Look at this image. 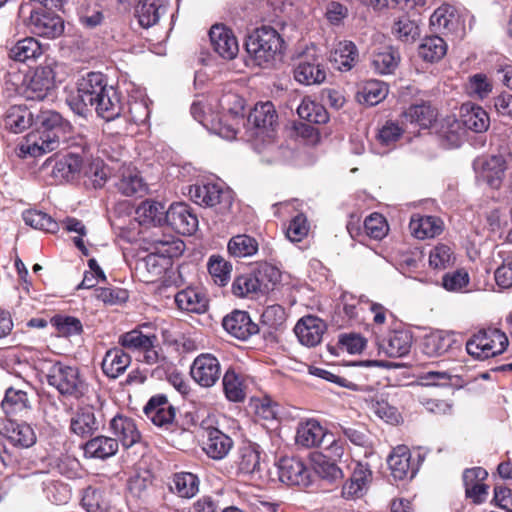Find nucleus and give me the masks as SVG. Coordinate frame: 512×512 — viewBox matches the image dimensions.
<instances>
[{
  "instance_id": "obj_43",
  "label": "nucleus",
  "mask_w": 512,
  "mask_h": 512,
  "mask_svg": "<svg viewBox=\"0 0 512 512\" xmlns=\"http://www.w3.org/2000/svg\"><path fill=\"white\" fill-rule=\"evenodd\" d=\"M366 403L371 412L386 423L396 425L400 423L402 417L398 409L390 405L382 395H374L366 399Z\"/></svg>"
},
{
  "instance_id": "obj_49",
  "label": "nucleus",
  "mask_w": 512,
  "mask_h": 512,
  "mask_svg": "<svg viewBox=\"0 0 512 512\" xmlns=\"http://www.w3.org/2000/svg\"><path fill=\"white\" fill-rule=\"evenodd\" d=\"M447 52L446 42L439 36H429L419 45V56L428 62H435L444 57Z\"/></svg>"
},
{
  "instance_id": "obj_56",
  "label": "nucleus",
  "mask_w": 512,
  "mask_h": 512,
  "mask_svg": "<svg viewBox=\"0 0 512 512\" xmlns=\"http://www.w3.org/2000/svg\"><path fill=\"white\" fill-rule=\"evenodd\" d=\"M208 272L215 284L225 286L231 276L232 265L220 255H212L207 264Z\"/></svg>"
},
{
  "instance_id": "obj_64",
  "label": "nucleus",
  "mask_w": 512,
  "mask_h": 512,
  "mask_svg": "<svg viewBox=\"0 0 512 512\" xmlns=\"http://www.w3.org/2000/svg\"><path fill=\"white\" fill-rule=\"evenodd\" d=\"M309 231V225L307 218L304 214L299 213L289 223L286 229V237L291 242H300L304 237L307 236Z\"/></svg>"
},
{
  "instance_id": "obj_28",
  "label": "nucleus",
  "mask_w": 512,
  "mask_h": 512,
  "mask_svg": "<svg viewBox=\"0 0 512 512\" xmlns=\"http://www.w3.org/2000/svg\"><path fill=\"white\" fill-rule=\"evenodd\" d=\"M100 426V421L95 415L92 406L80 408L70 421V428L73 433L81 437H88L95 433Z\"/></svg>"
},
{
  "instance_id": "obj_31",
  "label": "nucleus",
  "mask_w": 512,
  "mask_h": 512,
  "mask_svg": "<svg viewBox=\"0 0 512 512\" xmlns=\"http://www.w3.org/2000/svg\"><path fill=\"white\" fill-rule=\"evenodd\" d=\"M326 436L325 429L316 420L300 422L296 431V443L305 448L319 446Z\"/></svg>"
},
{
  "instance_id": "obj_37",
  "label": "nucleus",
  "mask_w": 512,
  "mask_h": 512,
  "mask_svg": "<svg viewBox=\"0 0 512 512\" xmlns=\"http://www.w3.org/2000/svg\"><path fill=\"white\" fill-rule=\"evenodd\" d=\"M412 234L418 239L433 238L443 230V222L436 216L412 218L409 224Z\"/></svg>"
},
{
  "instance_id": "obj_57",
  "label": "nucleus",
  "mask_w": 512,
  "mask_h": 512,
  "mask_svg": "<svg viewBox=\"0 0 512 512\" xmlns=\"http://www.w3.org/2000/svg\"><path fill=\"white\" fill-rule=\"evenodd\" d=\"M455 262V255L452 248L446 244H438L430 250L429 265L430 267L443 270L452 266Z\"/></svg>"
},
{
  "instance_id": "obj_44",
  "label": "nucleus",
  "mask_w": 512,
  "mask_h": 512,
  "mask_svg": "<svg viewBox=\"0 0 512 512\" xmlns=\"http://www.w3.org/2000/svg\"><path fill=\"white\" fill-rule=\"evenodd\" d=\"M32 123V113L23 106H12L4 117V126L13 133H21Z\"/></svg>"
},
{
  "instance_id": "obj_22",
  "label": "nucleus",
  "mask_w": 512,
  "mask_h": 512,
  "mask_svg": "<svg viewBox=\"0 0 512 512\" xmlns=\"http://www.w3.org/2000/svg\"><path fill=\"white\" fill-rule=\"evenodd\" d=\"M372 480V472L368 465L357 463L353 469L350 480L342 487V496L345 499H358L368 491Z\"/></svg>"
},
{
  "instance_id": "obj_60",
  "label": "nucleus",
  "mask_w": 512,
  "mask_h": 512,
  "mask_svg": "<svg viewBox=\"0 0 512 512\" xmlns=\"http://www.w3.org/2000/svg\"><path fill=\"white\" fill-rule=\"evenodd\" d=\"M261 289V282L253 274L238 276L232 284V292L235 296L245 297L251 293H256Z\"/></svg>"
},
{
  "instance_id": "obj_5",
  "label": "nucleus",
  "mask_w": 512,
  "mask_h": 512,
  "mask_svg": "<svg viewBox=\"0 0 512 512\" xmlns=\"http://www.w3.org/2000/svg\"><path fill=\"white\" fill-rule=\"evenodd\" d=\"M284 40L272 27L262 26L251 33L245 48L250 57L259 66L270 64L276 56L282 53Z\"/></svg>"
},
{
  "instance_id": "obj_17",
  "label": "nucleus",
  "mask_w": 512,
  "mask_h": 512,
  "mask_svg": "<svg viewBox=\"0 0 512 512\" xmlns=\"http://www.w3.org/2000/svg\"><path fill=\"white\" fill-rule=\"evenodd\" d=\"M55 74L50 66L37 67L26 86V97L43 100L54 87Z\"/></svg>"
},
{
  "instance_id": "obj_12",
  "label": "nucleus",
  "mask_w": 512,
  "mask_h": 512,
  "mask_svg": "<svg viewBox=\"0 0 512 512\" xmlns=\"http://www.w3.org/2000/svg\"><path fill=\"white\" fill-rule=\"evenodd\" d=\"M166 225L177 233L192 235L198 228V218L185 203H173L167 209Z\"/></svg>"
},
{
  "instance_id": "obj_26",
  "label": "nucleus",
  "mask_w": 512,
  "mask_h": 512,
  "mask_svg": "<svg viewBox=\"0 0 512 512\" xmlns=\"http://www.w3.org/2000/svg\"><path fill=\"white\" fill-rule=\"evenodd\" d=\"M4 436L15 447L29 448L36 443V433L31 425L25 422L9 420L3 428Z\"/></svg>"
},
{
  "instance_id": "obj_50",
  "label": "nucleus",
  "mask_w": 512,
  "mask_h": 512,
  "mask_svg": "<svg viewBox=\"0 0 512 512\" xmlns=\"http://www.w3.org/2000/svg\"><path fill=\"white\" fill-rule=\"evenodd\" d=\"M399 60L398 50L393 47H386L373 55L372 67L379 74H391L397 68Z\"/></svg>"
},
{
  "instance_id": "obj_15",
  "label": "nucleus",
  "mask_w": 512,
  "mask_h": 512,
  "mask_svg": "<svg viewBox=\"0 0 512 512\" xmlns=\"http://www.w3.org/2000/svg\"><path fill=\"white\" fill-rule=\"evenodd\" d=\"M326 329L327 326L322 319L308 315L297 322L294 332L302 345L315 347L321 342Z\"/></svg>"
},
{
  "instance_id": "obj_47",
  "label": "nucleus",
  "mask_w": 512,
  "mask_h": 512,
  "mask_svg": "<svg viewBox=\"0 0 512 512\" xmlns=\"http://www.w3.org/2000/svg\"><path fill=\"white\" fill-rule=\"evenodd\" d=\"M42 54V48L38 40L33 37H26L19 40L10 48L9 56L19 62L36 59Z\"/></svg>"
},
{
  "instance_id": "obj_39",
  "label": "nucleus",
  "mask_w": 512,
  "mask_h": 512,
  "mask_svg": "<svg viewBox=\"0 0 512 512\" xmlns=\"http://www.w3.org/2000/svg\"><path fill=\"white\" fill-rule=\"evenodd\" d=\"M358 51L351 41L339 42L330 55V61L341 71L350 70L356 63Z\"/></svg>"
},
{
  "instance_id": "obj_42",
  "label": "nucleus",
  "mask_w": 512,
  "mask_h": 512,
  "mask_svg": "<svg viewBox=\"0 0 512 512\" xmlns=\"http://www.w3.org/2000/svg\"><path fill=\"white\" fill-rule=\"evenodd\" d=\"M117 189L125 196H133L145 192L146 187L139 172L135 168L122 169L120 178L116 183Z\"/></svg>"
},
{
  "instance_id": "obj_11",
  "label": "nucleus",
  "mask_w": 512,
  "mask_h": 512,
  "mask_svg": "<svg viewBox=\"0 0 512 512\" xmlns=\"http://www.w3.org/2000/svg\"><path fill=\"white\" fill-rule=\"evenodd\" d=\"M190 374L200 386L212 387L220 379L221 367L219 360L209 353L200 354L194 359Z\"/></svg>"
},
{
  "instance_id": "obj_61",
  "label": "nucleus",
  "mask_w": 512,
  "mask_h": 512,
  "mask_svg": "<svg viewBox=\"0 0 512 512\" xmlns=\"http://www.w3.org/2000/svg\"><path fill=\"white\" fill-rule=\"evenodd\" d=\"M82 505L88 512H103L106 509V502L101 489L89 486L82 496Z\"/></svg>"
},
{
  "instance_id": "obj_52",
  "label": "nucleus",
  "mask_w": 512,
  "mask_h": 512,
  "mask_svg": "<svg viewBox=\"0 0 512 512\" xmlns=\"http://www.w3.org/2000/svg\"><path fill=\"white\" fill-rule=\"evenodd\" d=\"M258 248L257 240L246 234L233 236L228 242V252L238 258L253 256L257 253Z\"/></svg>"
},
{
  "instance_id": "obj_30",
  "label": "nucleus",
  "mask_w": 512,
  "mask_h": 512,
  "mask_svg": "<svg viewBox=\"0 0 512 512\" xmlns=\"http://www.w3.org/2000/svg\"><path fill=\"white\" fill-rule=\"evenodd\" d=\"M82 158L74 153H69L54 162L51 176L57 182L71 181L79 175L82 168Z\"/></svg>"
},
{
  "instance_id": "obj_41",
  "label": "nucleus",
  "mask_w": 512,
  "mask_h": 512,
  "mask_svg": "<svg viewBox=\"0 0 512 512\" xmlns=\"http://www.w3.org/2000/svg\"><path fill=\"white\" fill-rule=\"evenodd\" d=\"M167 209L164 204L155 200H145L136 209L137 216L143 223H152L156 226L166 224Z\"/></svg>"
},
{
  "instance_id": "obj_63",
  "label": "nucleus",
  "mask_w": 512,
  "mask_h": 512,
  "mask_svg": "<svg viewBox=\"0 0 512 512\" xmlns=\"http://www.w3.org/2000/svg\"><path fill=\"white\" fill-rule=\"evenodd\" d=\"M287 320L285 309L278 305H270L266 307L262 313V321L272 329L279 330L283 328Z\"/></svg>"
},
{
  "instance_id": "obj_6",
  "label": "nucleus",
  "mask_w": 512,
  "mask_h": 512,
  "mask_svg": "<svg viewBox=\"0 0 512 512\" xmlns=\"http://www.w3.org/2000/svg\"><path fill=\"white\" fill-rule=\"evenodd\" d=\"M509 344L508 337L498 328L482 329L466 343V351L478 360L502 354Z\"/></svg>"
},
{
  "instance_id": "obj_46",
  "label": "nucleus",
  "mask_w": 512,
  "mask_h": 512,
  "mask_svg": "<svg viewBox=\"0 0 512 512\" xmlns=\"http://www.w3.org/2000/svg\"><path fill=\"white\" fill-rule=\"evenodd\" d=\"M77 14L81 25L88 29L96 28L104 20L101 7L91 0H80L77 6Z\"/></svg>"
},
{
  "instance_id": "obj_8",
  "label": "nucleus",
  "mask_w": 512,
  "mask_h": 512,
  "mask_svg": "<svg viewBox=\"0 0 512 512\" xmlns=\"http://www.w3.org/2000/svg\"><path fill=\"white\" fill-rule=\"evenodd\" d=\"M189 195L200 206L215 207L218 213L230 211L234 202L233 192L216 183H202L190 186Z\"/></svg>"
},
{
  "instance_id": "obj_23",
  "label": "nucleus",
  "mask_w": 512,
  "mask_h": 512,
  "mask_svg": "<svg viewBox=\"0 0 512 512\" xmlns=\"http://www.w3.org/2000/svg\"><path fill=\"white\" fill-rule=\"evenodd\" d=\"M97 115L107 122L119 119L124 111V104L120 93L108 86L94 105Z\"/></svg>"
},
{
  "instance_id": "obj_10",
  "label": "nucleus",
  "mask_w": 512,
  "mask_h": 512,
  "mask_svg": "<svg viewBox=\"0 0 512 512\" xmlns=\"http://www.w3.org/2000/svg\"><path fill=\"white\" fill-rule=\"evenodd\" d=\"M144 414L157 427L169 430L176 418V408L163 394L152 396L144 406Z\"/></svg>"
},
{
  "instance_id": "obj_1",
  "label": "nucleus",
  "mask_w": 512,
  "mask_h": 512,
  "mask_svg": "<svg viewBox=\"0 0 512 512\" xmlns=\"http://www.w3.org/2000/svg\"><path fill=\"white\" fill-rule=\"evenodd\" d=\"M36 121L39 125L38 131L29 134L27 139V151L34 157L56 150L65 141L62 135L70 128L56 111H42Z\"/></svg>"
},
{
  "instance_id": "obj_58",
  "label": "nucleus",
  "mask_w": 512,
  "mask_h": 512,
  "mask_svg": "<svg viewBox=\"0 0 512 512\" xmlns=\"http://www.w3.org/2000/svg\"><path fill=\"white\" fill-rule=\"evenodd\" d=\"M51 324L56 328L59 335L63 337L80 335L83 331L81 321L73 316L55 315L51 318Z\"/></svg>"
},
{
  "instance_id": "obj_21",
  "label": "nucleus",
  "mask_w": 512,
  "mask_h": 512,
  "mask_svg": "<svg viewBox=\"0 0 512 512\" xmlns=\"http://www.w3.org/2000/svg\"><path fill=\"white\" fill-rule=\"evenodd\" d=\"M474 169L489 186L497 188L504 174L505 161L500 155L479 158L474 162Z\"/></svg>"
},
{
  "instance_id": "obj_19",
  "label": "nucleus",
  "mask_w": 512,
  "mask_h": 512,
  "mask_svg": "<svg viewBox=\"0 0 512 512\" xmlns=\"http://www.w3.org/2000/svg\"><path fill=\"white\" fill-rule=\"evenodd\" d=\"M168 0H138L134 7V16L142 28H150L159 23L167 13Z\"/></svg>"
},
{
  "instance_id": "obj_2",
  "label": "nucleus",
  "mask_w": 512,
  "mask_h": 512,
  "mask_svg": "<svg viewBox=\"0 0 512 512\" xmlns=\"http://www.w3.org/2000/svg\"><path fill=\"white\" fill-rule=\"evenodd\" d=\"M248 123L255 138V150L260 154H269L267 162L277 161L278 155L275 152L278 151V146L274 145L277 114L274 105L269 101L256 104L248 116Z\"/></svg>"
},
{
  "instance_id": "obj_40",
  "label": "nucleus",
  "mask_w": 512,
  "mask_h": 512,
  "mask_svg": "<svg viewBox=\"0 0 512 512\" xmlns=\"http://www.w3.org/2000/svg\"><path fill=\"white\" fill-rule=\"evenodd\" d=\"M226 398L232 402H243L246 398V384L241 374L234 369H228L222 380Z\"/></svg>"
},
{
  "instance_id": "obj_59",
  "label": "nucleus",
  "mask_w": 512,
  "mask_h": 512,
  "mask_svg": "<svg viewBox=\"0 0 512 512\" xmlns=\"http://www.w3.org/2000/svg\"><path fill=\"white\" fill-rule=\"evenodd\" d=\"M392 33L397 39L403 42H413L419 36L420 31L417 23L408 16L403 15L395 21L392 27Z\"/></svg>"
},
{
  "instance_id": "obj_20",
  "label": "nucleus",
  "mask_w": 512,
  "mask_h": 512,
  "mask_svg": "<svg viewBox=\"0 0 512 512\" xmlns=\"http://www.w3.org/2000/svg\"><path fill=\"white\" fill-rule=\"evenodd\" d=\"M211 45L214 51L224 59H234L239 51L236 37L232 31L223 25H214L209 31Z\"/></svg>"
},
{
  "instance_id": "obj_16",
  "label": "nucleus",
  "mask_w": 512,
  "mask_h": 512,
  "mask_svg": "<svg viewBox=\"0 0 512 512\" xmlns=\"http://www.w3.org/2000/svg\"><path fill=\"white\" fill-rule=\"evenodd\" d=\"M432 29L444 35L458 34L463 30L460 15L455 7L442 5L438 7L430 17Z\"/></svg>"
},
{
  "instance_id": "obj_62",
  "label": "nucleus",
  "mask_w": 512,
  "mask_h": 512,
  "mask_svg": "<svg viewBox=\"0 0 512 512\" xmlns=\"http://www.w3.org/2000/svg\"><path fill=\"white\" fill-rule=\"evenodd\" d=\"M364 228L367 235L376 240L382 239L388 231L385 218L378 213H373L365 219Z\"/></svg>"
},
{
  "instance_id": "obj_25",
  "label": "nucleus",
  "mask_w": 512,
  "mask_h": 512,
  "mask_svg": "<svg viewBox=\"0 0 512 512\" xmlns=\"http://www.w3.org/2000/svg\"><path fill=\"white\" fill-rule=\"evenodd\" d=\"M207 439L203 442V450L214 460L225 458L233 447V440L218 428L206 429Z\"/></svg>"
},
{
  "instance_id": "obj_45",
  "label": "nucleus",
  "mask_w": 512,
  "mask_h": 512,
  "mask_svg": "<svg viewBox=\"0 0 512 512\" xmlns=\"http://www.w3.org/2000/svg\"><path fill=\"white\" fill-rule=\"evenodd\" d=\"M454 343L453 337L441 331L431 333L424 338L423 352L429 357H437L447 353Z\"/></svg>"
},
{
  "instance_id": "obj_51",
  "label": "nucleus",
  "mask_w": 512,
  "mask_h": 512,
  "mask_svg": "<svg viewBox=\"0 0 512 512\" xmlns=\"http://www.w3.org/2000/svg\"><path fill=\"white\" fill-rule=\"evenodd\" d=\"M199 481L189 472L177 473L170 484V490L182 498H191L198 492Z\"/></svg>"
},
{
  "instance_id": "obj_34",
  "label": "nucleus",
  "mask_w": 512,
  "mask_h": 512,
  "mask_svg": "<svg viewBox=\"0 0 512 512\" xmlns=\"http://www.w3.org/2000/svg\"><path fill=\"white\" fill-rule=\"evenodd\" d=\"M168 263V258L150 253L137 261L136 270L146 282H154L164 274Z\"/></svg>"
},
{
  "instance_id": "obj_27",
  "label": "nucleus",
  "mask_w": 512,
  "mask_h": 512,
  "mask_svg": "<svg viewBox=\"0 0 512 512\" xmlns=\"http://www.w3.org/2000/svg\"><path fill=\"white\" fill-rule=\"evenodd\" d=\"M412 346V335L407 331H393L386 339L378 343L379 350L388 357L400 358L406 356Z\"/></svg>"
},
{
  "instance_id": "obj_7",
  "label": "nucleus",
  "mask_w": 512,
  "mask_h": 512,
  "mask_svg": "<svg viewBox=\"0 0 512 512\" xmlns=\"http://www.w3.org/2000/svg\"><path fill=\"white\" fill-rule=\"evenodd\" d=\"M48 384L55 387L62 395L80 398L87 391V384L77 367L61 362L53 364L47 373Z\"/></svg>"
},
{
  "instance_id": "obj_54",
  "label": "nucleus",
  "mask_w": 512,
  "mask_h": 512,
  "mask_svg": "<svg viewBox=\"0 0 512 512\" xmlns=\"http://www.w3.org/2000/svg\"><path fill=\"white\" fill-rule=\"evenodd\" d=\"M157 341L156 335H145L139 330L126 332L119 338V344L123 348L133 351H143L156 344Z\"/></svg>"
},
{
  "instance_id": "obj_18",
  "label": "nucleus",
  "mask_w": 512,
  "mask_h": 512,
  "mask_svg": "<svg viewBox=\"0 0 512 512\" xmlns=\"http://www.w3.org/2000/svg\"><path fill=\"white\" fill-rule=\"evenodd\" d=\"M109 429L117 443H121L125 449L132 447L141 439V433L135 420L122 414H118L110 420Z\"/></svg>"
},
{
  "instance_id": "obj_38",
  "label": "nucleus",
  "mask_w": 512,
  "mask_h": 512,
  "mask_svg": "<svg viewBox=\"0 0 512 512\" xmlns=\"http://www.w3.org/2000/svg\"><path fill=\"white\" fill-rule=\"evenodd\" d=\"M402 124L409 122L418 125L420 128H429L436 119L435 110L426 103L410 106L403 112Z\"/></svg>"
},
{
  "instance_id": "obj_3",
  "label": "nucleus",
  "mask_w": 512,
  "mask_h": 512,
  "mask_svg": "<svg viewBox=\"0 0 512 512\" xmlns=\"http://www.w3.org/2000/svg\"><path fill=\"white\" fill-rule=\"evenodd\" d=\"M18 15L34 35L55 39L64 33V20L51 9L37 8L30 3H22Z\"/></svg>"
},
{
  "instance_id": "obj_35",
  "label": "nucleus",
  "mask_w": 512,
  "mask_h": 512,
  "mask_svg": "<svg viewBox=\"0 0 512 512\" xmlns=\"http://www.w3.org/2000/svg\"><path fill=\"white\" fill-rule=\"evenodd\" d=\"M84 454L89 458L107 459L118 451L117 440L107 436H96L87 441L84 446Z\"/></svg>"
},
{
  "instance_id": "obj_48",
  "label": "nucleus",
  "mask_w": 512,
  "mask_h": 512,
  "mask_svg": "<svg viewBox=\"0 0 512 512\" xmlns=\"http://www.w3.org/2000/svg\"><path fill=\"white\" fill-rule=\"evenodd\" d=\"M236 464L238 474L254 475L260 470V453L250 445L241 447Z\"/></svg>"
},
{
  "instance_id": "obj_32",
  "label": "nucleus",
  "mask_w": 512,
  "mask_h": 512,
  "mask_svg": "<svg viewBox=\"0 0 512 512\" xmlns=\"http://www.w3.org/2000/svg\"><path fill=\"white\" fill-rule=\"evenodd\" d=\"M175 303L180 310L201 314L208 308L207 297L198 289L188 287L175 295Z\"/></svg>"
},
{
  "instance_id": "obj_14",
  "label": "nucleus",
  "mask_w": 512,
  "mask_h": 512,
  "mask_svg": "<svg viewBox=\"0 0 512 512\" xmlns=\"http://www.w3.org/2000/svg\"><path fill=\"white\" fill-rule=\"evenodd\" d=\"M222 326L232 337L247 340L258 333L259 327L245 311L234 310L223 318Z\"/></svg>"
},
{
  "instance_id": "obj_29",
  "label": "nucleus",
  "mask_w": 512,
  "mask_h": 512,
  "mask_svg": "<svg viewBox=\"0 0 512 512\" xmlns=\"http://www.w3.org/2000/svg\"><path fill=\"white\" fill-rule=\"evenodd\" d=\"M130 363V355L124 352L122 348L116 347L105 353L101 367L107 377L116 379L126 371Z\"/></svg>"
},
{
  "instance_id": "obj_53",
  "label": "nucleus",
  "mask_w": 512,
  "mask_h": 512,
  "mask_svg": "<svg viewBox=\"0 0 512 512\" xmlns=\"http://www.w3.org/2000/svg\"><path fill=\"white\" fill-rule=\"evenodd\" d=\"M297 113L301 119L314 124H324L329 120V115L323 105L304 98L297 108Z\"/></svg>"
},
{
  "instance_id": "obj_9",
  "label": "nucleus",
  "mask_w": 512,
  "mask_h": 512,
  "mask_svg": "<svg viewBox=\"0 0 512 512\" xmlns=\"http://www.w3.org/2000/svg\"><path fill=\"white\" fill-rule=\"evenodd\" d=\"M294 78L304 85L321 84L326 79V71L322 59L314 46L307 48L298 58L294 68Z\"/></svg>"
},
{
  "instance_id": "obj_33",
  "label": "nucleus",
  "mask_w": 512,
  "mask_h": 512,
  "mask_svg": "<svg viewBox=\"0 0 512 512\" xmlns=\"http://www.w3.org/2000/svg\"><path fill=\"white\" fill-rule=\"evenodd\" d=\"M460 117L463 126L476 133L485 132L490 124L487 112L482 107L470 103L461 106Z\"/></svg>"
},
{
  "instance_id": "obj_36",
  "label": "nucleus",
  "mask_w": 512,
  "mask_h": 512,
  "mask_svg": "<svg viewBox=\"0 0 512 512\" xmlns=\"http://www.w3.org/2000/svg\"><path fill=\"white\" fill-rule=\"evenodd\" d=\"M1 407L8 416L22 415L31 409V403L25 391L10 387L5 392Z\"/></svg>"
},
{
  "instance_id": "obj_24",
  "label": "nucleus",
  "mask_w": 512,
  "mask_h": 512,
  "mask_svg": "<svg viewBox=\"0 0 512 512\" xmlns=\"http://www.w3.org/2000/svg\"><path fill=\"white\" fill-rule=\"evenodd\" d=\"M387 463L395 480L412 479L417 472V468L411 465V453L405 445L394 448Z\"/></svg>"
},
{
  "instance_id": "obj_4",
  "label": "nucleus",
  "mask_w": 512,
  "mask_h": 512,
  "mask_svg": "<svg viewBox=\"0 0 512 512\" xmlns=\"http://www.w3.org/2000/svg\"><path fill=\"white\" fill-rule=\"evenodd\" d=\"M109 85L106 77L99 72H89L77 82V89L67 98V104L72 111L87 117L90 107H93Z\"/></svg>"
},
{
  "instance_id": "obj_55",
  "label": "nucleus",
  "mask_w": 512,
  "mask_h": 512,
  "mask_svg": "<svg viewBox=\"0 0 512 512\" xmlns=\"http://www.w3.org/2000/svg\"><path fill=\"white\" fill-rule=\"evenodd\" d=\"M26 225L34 229L49 233H55L59 229V224L47 213L38 210H26L22 214Z\"/></svg>"
},
{
  "instance_id": "obj_13",
  "label": "nucleus",
  "mask_w": 512,
  "mask_h": 512,
  "mask_svg": "<svg viewBox=\"0 0 512 512\" xmlns=\"http://www.w3.org/2000/svg\"><path fill=\"white\" fill-rule=\"evenodd\" d=\"M278 474L280 481L287 485L306 487L311 483L309 468L296 457L281 458L278 463Z\"/></svg>"
}]
</instances>
